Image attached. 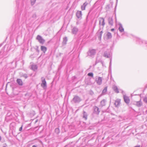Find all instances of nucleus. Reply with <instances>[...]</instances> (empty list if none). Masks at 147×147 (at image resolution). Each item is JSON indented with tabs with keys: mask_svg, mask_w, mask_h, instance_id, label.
Segmentation results:
<instances>
[{
	"mask_svg": "<svg viewBox=\"0 0 147 147\" xmlns=\"http://www.w3.org/2000/svg\"><path fill=\"white\" fill-rule=\"evenodd\" d=\"M78 31V28L76 27H74L71 30L72 33L74 34H76Z\"/></svg>",
	"mask_w": 147,
	"mask_h": 147,
	"instance_id": "obj_14",
	"label": "nucleus"
},
{
	"mask_svg": "<svg viewBox=\"0 0 147 147\" xmlns=\"http://www.w3.org/2000/svg\"><path fill=\"white\" fill-rule=\"evenodd\" d=\"M88 75L89 76H90L91 77H93V74L92 72H90L88 74Z\"/></svg>",
	"mask_w": 147,
	"mask_h": 147,
	"instance_id": "obj_28",
	"label": "nucleus"
},
{
	"mask_svg": "<svg viewBox=\"0 0 147 147\" xmlns=\"http://www.w3.org/2000/svg\"><path fill=\"white\" fill-rule=\"evenodd\" d=\"M99 24L102 26L103 27L105 25V19L103 18H100L99 20Z\"/></svg>",
	"mask_w": 147,
	"mask_h": 147,
	"instance_id": "obj_10",
	"label": "nucleus"
},
{
	"mask_svg": "<svg viewBox=\"0 0 147 147\" xmlns=\"http://www.w3.org/2000/svg\"><path fill=\"white\" fill-rule=\"evenodd\" d=\"M97 84L99 85H101L102 84V78L101 77H98L97 79L96 80Z\"/></svg>",
	"mask_w": 147,
	"mask_h": 147,
	"instance_id": "obj_11",
	"label": "nucleus"
},
{
	"mask_svg": "<svg viewBox=\"0 0 147 147\" xmlns=\"http://www.w3.org/2000/svg\"><path fill=\"white\" fill-rule=\"evenodd\" d=\"M41 79L42 83L41 86L44 89H45L47 87V85L45 79L44 77H42Z\"/></svg>",
	"mask_w": 147,
	"mask_h": 147,
	"instance_id": "obj_2",
	"label": "nucleus"
},
{
	"mask_svg": "<svg viewBox=\"0 0 147 147\" xmlns=\"http://www.w3.org/2000/svg\"><path fill=\"white\" fill-rule=\"evenodd\" d=\"M96 53V50L94 49L90 50L88 52V55L93 57Z\"/></svg>",
	"mask_w": 147,
	"mask_h": 147,
	"instance_id": "obj_3",
	"label": "nucleus"
},
{
	"mask_svg": "<svg viewBox=\"0 0 147 147\" xmlns=\"http://www.w3.org/2000/svg\"><path fill=\"white\" fill-rule=\"evenodd\" d=\"M93 108V113L96 115H98L100 112L99 109L96 106L94 107Z\"/></svg>",
	"mask_w": 147,
	"mask_h": 147,
	"instance_id": "obj_6",
	"label": "nucleus"
},
{
	"mask_svg": "<svg viewBox=\"0 0 147 147\" xmlns=\"http://www.w3.org/2000/svg\"><path fill=\"white\" fill-rule=\"evenodd\" d=\"M3 147H6V146H4Z\"/></svg>",
	"mask_w": 147,
	"mask_h": 147,
	"instance_id": "obj_43",
	"label": "nucleus"
},
{
	"mask_svg": "<svg viewBox=\"0 0 147 147\" xmlns=\"http://www.w3.org/2000/svg\"><path fill=\"white\" fill-rule=\"evenodd\" d=\"M81 100L80 98L77 96H74L72 100L75 103L79 102Z\"/></svg>",
	"mask_w": 147,
	"mask_h": 147,
	"instance_id": "obj_4",
	"label": "nucleus"
},
{
	"mask_svg": "<svg viewBox=\"0 0 147 147\" xmlns=\"http://www.w3.org/2000/svg\"><path fill=\"white\" fill-rule=\"evenodd\" d=\"M55 132H57V133H59V129L58 128H56L55 130Z\"/></svg>",
	"mask_w": 147,
	"mask_h": 147,
	"instance_id": "obj_33",
	"label": "nucleus"
},
{
	"mask_svg": "<svg viewBox=\"0 0 147 147\" xmlns=\"http://www.w3.org/2000/svg\"><path fill=\"white\" fill-rule=\"evenodd\" d=\"M143 101L147 104V96H145L144 97L143 99Z\"/></svg>",
	"mask_w": 147,
	"mask_h": 147,
	"instance_id": "obj_30",
	"label": "nucleus"
},
{
	"mask_svg": "<svg viewBox=\"0 0 147 147\" xmlns=\"http://www.w3.org/2000/svg\"><path fill=\"white\" fill-rule=\"evenodd\" d=\"M36 14L34 13L33 14L32 16V18H36Z\"/></svg>",
	"mask_w": 147,
	"mask_h": 147,
	"instance_id": "obj_34",
	"label": "nucleus"
},
{
	"mask_svg": "<svg viewBox=\"0 0 147 147\" xmlns=\"http://www.w3.org/2000/svg\"><path fill=\"white\" fill-rule=\"evenodd\" d=\"M136 40L139 42L140 44H142L144 43L145 44H147V41L145 40H143L138 38H136Z\"/></svg>",
	"mask_w": 147,
	"mask_h": 147,
	"instance_id": "obj_7",
	"label": "nucleus"
},
{
	"mask_svg": "<svg viewBox=\"0 0 147 147\" xmlns=\"http://www.w3.org/2000/svg\"><path fill=\"white\" fill-rule=\"evenodd\" d=\"M76 16L77 18L79 19H81L82 18V13L81 11H78L76 13Z\"/></svg>",
	"mask_w": 147,
	"mask_h": 147,
	"instance_id": "obj_12",
	"label": "nucleus"
},
{
	"mask_svg": "<svg viewBox=\"0 0 147 147\" xmlns=\"http://www.w3.org/2000/svg\"><path fill=\"white\" fill-rule=\"evenodd\" d=\"M83 118H84L85 120H86L87 117V113L84 111L83 112Z\"/></svg>",
	"mask_w": 147,
	"mask_h": 147,
	"instance_id": "obj_23",
	"label": "nucleus"
},
{
	"mask_svg": "<svg viewBox=\"0 0 147 147\" xmlns=\"http://www.w3.org/2000/svg\"><path fill=\"white\" fill-rule=\"evenodd\" d=\"M111 30L112 31H113L114 30V28L112 29Z\"/></svg>",
	"mask_w": 147,
	"mask_h": 147,
	"instance_id": "obj_39",
	"label": "nucleus"
},
{
	"mask_svg": "<svg viewBox=\"0 0 147 147\" xmlns=\"http://www.w3.org/2000/svg\"><path fill=\"white\" fill-rule=\"evenodd\" d=\"M31 69L34 71H35L37 69V66L36 65H32L31 67Z\"/></svg>",
	"mask_w": 147,
	"mask_h": 147,
	"instance_id": "obj_21",
	"label": "nucleus"
},
{
	"mask_svg": "<svg viewBox=\"0 0 147 147\" xmlns=\"http://www.w3.org/2000/svg\"><path fill=\"white\" fill-rule=\"evenodd\" d=\"M17 83L20 86H22L23 85V82L22 80L20 79H17L16 80Z\"/></svg>",
	"mask_w": 147,
	"mask_h": 147,
	"instance_id": "obj_19",
	"label": "nucleus"
},
{
	"mask_svg": "<svg viewBox=\"0 0 147 147\" xmlns=\"http://www.w3.org/2000/svg\"><path fill=\"white\" fill-rule=\"evenodd\" d=\"M36 0H31V4L32 5H33L36 2Z\"/></svg>",
	"mask_w": 147,
	"mask_h": 147,
	"instance_id": "obj_29",
	"label": "nucleus"
},
{
	"mask_svg": "<svg viewBox=\"0 0 147 147\" xmlns=\"http://www.w3.org/2000/svg\"><path fill=\"white\" fill-rule=\"evenodd\" d=\"M1 139H2L1 137L0 136V141L1 140Z\"/></svg>",
	"mask_w": 147,
	"mask_h": 147,
	"instance_id": "obj_40",
	"label": "nucleus"
},
{
	"mask_svg": "<svg viewBox=\"0 0 147 147\" xmlns=\"http://www.w3.org/2000/svg\"><path fill=\"white\" fill-rule=\"evenodd\" d=\"M67 41V38L66 37H65L63 38V44L65 45Z\"/></svg>",
	"mask_w": 147,
	"mask_h": 147,
	"instance_id": "obj_25",
	"label": "nucleus"
},
{
	"mask_svg": "<svg viewBox=\"0 0 147 147\" xmlns=\"http://www.w3.org/2000/svg\"><path fill=\"white\" fill-rule=\"evenodd\" d=\"M118 25L119 26L118 29L119 31L121 32H123L124 31V29L122 26V24L121 23H119Z\"/></svg>",
	"mask_w": 147,
	"mask_h": 147,
	"instance_id": "obj_15",
	"label": "nucleus"
},
{
	"mask_svg": "<svg viewBox=\"0 0 147 147\" xmlns=\"http://www.w3.org/2000/svg\"><path fill=\"white\" fill-rule=\"evenodd\" d=\"M88 4L87 2H85L83 5L81 6V9L82 10H85V8L86 5Z\"/></svg>",
	"mask_w": 147,
	"mask_h": 147,
	"instance_id": "obj_18",
	"label": "nucleus"
},
{
	"mask_svg": "<svg viewBox=\"0 0 147 147\" xmlns=\"http://www.w3.org/2000/svg\"><path fill=\"white\" fill-rule=\"evenodd\" d=\"M41 49L44 53H45L47 50V48L45 46H41Z\"/></svg>",
	"mask_w": 147,
	"mask_h": 147,
	"instance_id": "obj_20",
	"label": "nucleus"
},
{
	"mask_svg": "<svg viewBox=\"0 0 147 147\" xmlns=\"http://www.w3.org/2000/svg\"><path fill=\"white\" fill-rule=\"evenodd\" d=\"M121 100L120 99H117L116 100L114 103V105L116 107H119L120 104Z\"/></svg>",
	"mask_w": 147,
	"mask_h": 147,
	"instance_id": "obj_8",
	"label": "nucleus"
},
{
	"mask_svg": "<svg viewBox=\"0 0 147 147\" xmlns=\"http://www.w3.org/2000/svg\"><path fill=\"white\" fill-rule=\"evenodd\" d=\"M4 50L3 49H2L0 51V55H1L3 53Z\"/></svg>",
	"mask_w": 147,
	"mask_h": 147,
	"instance_id": "obj_31",
	"label": "nucleus"
},
{
	"mask_svg": "<svg viewBox=\"0 0 147 147\" xmlns=\"http://www.w3.org/2000/svg\"><path fill=\"white\" fill-rule=\"evenodd\" d=\"M23 77H24L25 78H26L28 77V76L26 74H24L23 75Z\"/></svg>",
	"mask_w": 147,
	"mask_h": 147,
	"instance_id": "obj_32",
	"label": "nucleus"
},
{
	"mask_svg": "<svg viewBox=\"0 0 147 147\" xmlns=\"http://www.w3.org/2000/svg\"><path fill=\"white\" fill-rule=\"evenodd\" d=\"M107 35L108 39L111 38L112 36L111 33L109 32L107 33Z\"/></svg>",
	"mask_w": 147,
	"mask_h": 147,
	"instance_id": "obj_26",
	"label": "nucleus"
},
{
	"mask_svg": "<svg viewBox=\"0 0 147 147\" xmlns=\"http://www.w3.org/2000/svg\"><path fill=\"white\" fill-rule=\"evenodd\" d=\"M22 125L19 128V130L20 131H21L22 129Z\"/></svg>",
	"mask_w": 147,
	"mask_h": 147,
	"instance_id": "obj_35",
	"label": "nucleus"
},
{
	"mask_svg": "<svg viewBox=\"0 0 147 147\" xmlns=\"http://www.w3.org/2000/svg\"><path fill=\"white\" fill-rule=\"evenodd\" d=\"M108 23L109 25L113 26V20L112 17H110L108 18Z\"/></svg>",
	"mask_w": 147,
	"mask_h": 147,
	"instance_id": "obj_13",
	"label": "nucleus"
},
{
	"mask_svg": "<svg viewBox=\"0 0 147 147\" xmlns=\"http://www.w3.org/2000/svg\"><path fill=\"white\" fill-rule=\"evenodd\" d=\"M135 104L138 107H140L142 105V103L141 101V99H140V101L136 102Z\"/></svg>",
	"mask_w": 147,
	"mask_h": 147,
	"instance_id": "obj_16",
	"label": "nucleus"
},
{
	"mask_svg": "<svg viewBox=\"0 0 147 147\" xmlns=\"http://www.w3.org/2000/svg\"><path fill=\"white\" fill-rule=\"evenodd\" d=\"M32 147H37V146L35 145H33Z\"/></svg>",
	"mask_w": 147,
	"mask_h": 147,
	"instance_id": "obj_38",
	"label": "nucleus"
},
{
	"mask_svg": "<svg viewBox=\"0 0 147 147\" xmlns=\"http://www.w3.org/2000/svg\"><path fill=\"white\" fill-rule=\"evenodd\" d=\"M106 101L105 100L103 99L100 102L101 105L102 106L105 105Z\"/></svg>",
	"mask_w": 147,
	"mask_h": 147,
	"instance_id": "obj_27",
	"label": "nucleus"
},
{
	"mask_svg": "<svg viewBox=\"0 0 147 147\" xmlns=\"http://www.w3.org/2000/svg\"><path fill=\"white\" fill-rule=\"evenodd\" d=\"M98 62H99V61H98L97 59H96V63Z\"/></svg>",
	"mask_w": 147,
	"mask_h": 147,
	"instance_id": "obj_36",
	"label": "nucleus"
},
{
	"mask_svg": "<svg viewBox=\"0 0 147 147\" xmlns=\"http://www.w3.org/2000/svg\"><path fill=\"white\" fill-rule=\"evenodd\" d=\"M123 97L125 102L127 104H129L130 102V100L129 97L125 95H123Z\"/></svg>",
	"mask_w": 147,
	"mask_h": 147,
	"instance_id": "obj_9",
	"label": "nucleus"
},
{
	"mask_svg": "<svg viewBox=\"0 0 147 147\" xmlns=\"http://www.w3.org/2000/svg\"><path fill=\"white\" fill-rule=\"evenodd\" d=\"M79 24V23H78V22H76V24Z\"/></svg>",
	"mask_w": 147,
	"mask_h": 147,
	"instance_id": "obj_41",
	"label": "nucleus"
},
{
	"mask_svg": "<svg viewBox=\"0 0 147 147\" xmlns=\"http://www.w3.org/2000/svg\"><path fill=\"white\" fill-rule=\"evenodd\" d=\"M111 61L110 62V65H111Z\"/></svg>",
	"mask_w": 147,
	"mask_h": 147,
	"instance_id": "obj_42",
	"label": "nucleus"
},
{
	"mask_svg": "<svg viewBox=\"0 0 147 147\" xmlns=\"http://www.w3.org/2000/svg\"><path fill=\"white\" fill-rule=\"evenodd\" d=\"M113 89L114 91L116 93H118L119 91L117 87L116 86H114L113 87Z\"/></svg>",
	"mask_w": 147,
	"mask_h": 147,
	"instance_id": "obj_22",
	"label": "nucleus"
},
{
	"mask_svg": "<svg viewBox=\"0 0 147 147\" xmlns=\"http://www.w3.org/2000/svg\"><path fill=\"white\" fill-rule=\"evenodd\" d=\"M36 39L38 40L40 44H43L45 42V40L43 38H42L41 36L39 35H38L37 36Z\"/></svg>",
	"mask_w": 147,
	"mask_h": 147,
	"instance_id": "obj_5",
	"label": "nucleus"
},
{
	"mask_svg": "<svg viewBox=\"0 0 147 147\" xmlns=\"http://www.w3.org/2000/svg\"><path fill=\"white\" fill-rule=\"evenodd\" d=\"M107 86L105 87L104 89L103 90L102 93V94L104 95L106 94L107 92Z\"/></svg>",
	"mask_w": 147,
	"mask_h": 147,
	"instance_id": "obj_24",
	"label": "nucleus"
},
{
	"mask_svg": "<svg viewBox=\"0 0 147 147\" xmlns=\"http://www.w3.org/2000/svg\"><path fill=\"white\" fill-rule=\"evenodd\" d=\"M140 145H138L137 146H135L134 147H140Z\"/></svg>",
	"mask_w": 147,
	"mask_h": 147,
	"instance_id": "obj_37",
	"label": "nucleus"
},
{
	"mask_svg": "<svg viewBox=\"0 0 147 147\" xmlns=\"http://www.w3.org/2000/svg\"><path fill=\"white\" fill-rule=\"evenodd\" d=\"M103 56L106 58H110L111 56L110 50L109 49H108L105 51L103 53Z\"/></svg>",
	"mask_w": 147,
	"mask_h": 147,
	"instance_id": "obj_1",
	"label": "nucleus"
},
{
	"mask_svg": "<svg viewBox=\"0 0 147 147\" xmlns=\"http://www.w3.org/2000/svg\"><path fill=\"white\" fill-rule=\"evenodd\" d=\"M102 33V31H100V30H99L97 33V34L98 36V38L100 39H101V37Z\"/></svg>",
	"mask_w": 147,
	"mask_h": 147,
	"instance_id": "obj_17",
	"label": "nucleus"
}]
</instances>
